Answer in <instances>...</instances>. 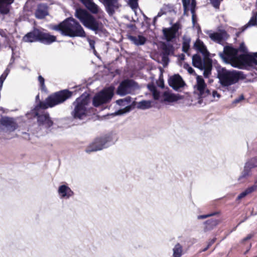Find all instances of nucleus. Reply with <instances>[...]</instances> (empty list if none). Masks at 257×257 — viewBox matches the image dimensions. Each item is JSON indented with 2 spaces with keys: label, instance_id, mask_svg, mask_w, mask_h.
Instances as JSON below:
<instances>
[{
  "label": "nucleus",
  "instance_id": "f257e3e1",
  "mask_svg": "<svg viewBox=\"0 0 257 257\" xmlns=\"http://www.w3.org/2000/svg\"><path fill=\"white\" fill-rule=\"evenodd\" d=\"M50 28L60 32L63 36L70 37H84L86 35L81 26L72 18L66 19L59 25H52Z\"/></svg>",
  "mask_w": 257,
  "mask_h": 257
},
{
  "label": "nucleus",
  "instance_id": "f03ea898",
  "mask_svg": "<svg viewBox=\"0 0 257 257\" xmlns=\"http://www.w3.org/2000/svg\"><path fill=\"white\" fill-rule=\"evenodd\" d=\"M194 92L199 96V100L204 103H209L210 102L217 101L220 97V95L217 91L213 90L211 91L205 83L203 78L201 76L197 75L196 77V84L194 86Z\"/></svg>",
  "mask_w": 257,
  "mask_h": 257
},
{
  "label": "nucleus",
  "instance_id": "7ed1b4c3",
  "mask_svg": "<svg viewBox=\"0 0 257 257\" xmlns=\"http://www.w3.org/2000/svg\"><path fill=\"white\" fill-rule=\"evenodd\" d=\"M117 139L116 136L114 133H108L96 138L88 146L85 151L87 153H90L102 150L113 144L117 141Z\"/></svg>",
  "mask_w": 257,
  "mask_h": 257
},
{
  "label": "nucleus",
  "instance_id": "20e7f679",
  "mask_svg": "<svg viewBox=\"0 0 257 257\" xmlns=\"http://www.w3.org/2000/svg\"><path fill=\"white\" fill-rule=\"evenodd\" d=\"M75 16L78 19L86 28L94 31L97 34L101 31L102 24L86 11L82 9H77Z\"/></svg>",
  "mask_w": 257,
  "mask_h": 257
},
{
  "label": "nucleus",
  "instance_id": "39448f33",
  "mask_svg": "<svg viewBox=\"0 0 257 257\" xmlns=\"http://www.w3.org/2000/svg\"><path fill=\"white\" fill-rule=\"evenodd\" d=\"M242 73L236 70H228L224 68L217 71V77L222 86H229L237 83L242 78Z\"/></svg>",
  "mask_w": 257,
  "mask_h": 257
},
{
  "label": "nucleus",
  "instance_id": "423d86ee",
  "mask_svg": "<svg viewBox=\"0 0 257 257\" xmlns=\"http://www.w3.org/2000/svg\"><path fill=\"white\" fill-rule=\"evenodd\" d=\"M72 92L64 89L54 93L48 97L45 101H41L39 106L42 109H46L48 107H52L64 102L67 99L70 98Z\"/></svg>",
  "mask_w": 257,
  "mask_h": 257
},
{
  "label": "nucleus",
  "instance_id": "0eeeda50",
  "mask_svg": "<svg viewBox=\"0 0 257 257\" xmlns=\"http://www.w3.org/2000/svg\"><path fill=\"white\" fill-rule=\"evenodd\" d=\"M88 95L83 94L73 102L74 109L71 114L74 118L83 119L86 116L87 108L89 103Z\"/></svg>",
  "mask_w": 257,
  "mask_h": 257
},
{
  "label": "nucleus",
  "instance_id": "6e6552de",
  "mask_svg": "<svg viewBox=\"0 0 257 257\" xmlns=\"http://www.w3.org/2000/svg\"><path fill=\"white\" fill-rule=\"evenodd\" d=\"M237 52L238 50L230 46H225L223 52L220 53L219 56L224 62L231 63L234 67H238L240 64L245 65L240 59L242 55H240L239 58H237Z\"/></svg>",
  "mask_w": 257,
  "mask_h": 257
},
{
  "label": "nucleus",
  "instance_id": "1a4fd4ad",
  "mask_svg": "<svg viewBox=\"0 0 257 257\" xmlns=\"http://www.w3.org/2000/svg\"><path fill=\"white\" fill-rule=\"evenodd\" d=\"M113 93L110 89H105L96 94L93 99V104L95 107L107 103L112 98Z\"/></svg>",
  "mask_w": 257,
  "mask_h": 257
},
{
  "label": "nucleus",
  "instance_id": "9d476101",
  "mask_svg": "<svg viewBox=\"0 0 257 257\" xmlns=\"http://www.w3.org/2000/svg\"><path fill=\"white\" fill-rule=\"evenodd\" d=\"M138 84L133 80L126 79L122 81L117 89V93L121 96L132 93L137 88Z\"/></svg>",
  "mask_w": 257,
  "mask_h": 257
},
{
  "label": "nucleus",
  "instance_id": "9b49d317",
  "mask_svg": "<svg viewBox=\"0 0 257 257\" xmlns=\"http://www.w3.org/2000/svg\"><path fill=\"white\" fill-rule=\"evenodd\" d=\"M206 33L208 35L211 40L215 43L223 44L229 36L225 31H221L219 32H214L212 31H207Z\"/></svg>",
  "mask_w": 257,
  "mask_h": 257
},
{
  "label": "nucleus",
  "instance_id": "f8f14e48",
  "mask_svg": "<svg viewBox=\"0 0 257 257\" xmlns=\"http://www.w3.org/2000/svg\"><path fill=\"white\" fill-rule=\"evenodd\" d=\"M38 117V122L40 126L46 128H50L53 124V122L49 116V114L45 111L41 114L36 113Z\"/></svg>",
  "mask_w": 257,
  "mask_h": 257
},
{
  "label": "nucleus",
  "instance_id": "ddd939ff",
  "mask_svg": "<svg viewBox=\"0 0 257 257\" xmlns=\"http://www.w3.org/2000/svg\"><path fill=\"white\" fill-rule=\"evenodd\" d=\"M257 167V157L253 158L247 161L244 167V169L239 176L238 180L245 178L250 174V170L252 168Z\"/></svg>",
  "mask_w": 257,
  "mask_h": 257
},
{
  "label": "nucleus",
  "instance_id": "4468645a",
  "mask_svg": "<svg viewBox=\"0 0 257 257\" xmlns=\"http://www.w3.org/2000/svg\"><path fill=\"white\" fill-rule=\"evenodd\" d=\"M132 101V98L130 96H127L124 98L117 100L116 103L121 106H125L123 109H120L116 111L115 115H121L125 112H129L131 109V106L130 105Z\"/></svg>",
  "mask_w": 257,
  "mask_h": 257
},
{
  "label": "nucleus",
  "instance_id": "2eb2a0df",
  "mask_svg": "<svg viewBox=\"0 0 257 257\" xmlns=\"http://www.w3.org/2000/svg\"><path fill=\"white\" fill-rule=\"evenodd\" d=\"M169 85L175 90H178L185 85V82L179 74H175L168 79Z\"/></svg>",
  "mask_w": 257,
  "mask_h": 257
},
{
  "label": "nucleus",
  "instance_id": "dca6fc26",
  "mask_svg": "<svg viewBox=\"0 0 257 257\" xmlns=\"http://www.w3.org/2000/svg\"><path fill=\"white\" fill-rule=\"evenodd\" d=\"M91 13L101 15L103 13L101 9L95 4L93 0H79Z\"/></svg>",
  "mask_w": 257,
  "mask_h": 257
},
{
  "label": "nucleus",
  "instance_id": "f3484780",
  "mask_svg": "<svg viewBox=\"0 0 257 257\" xmlns=\"http://www.w3.org/2000/svg\"><path fill=\"white\" fill-rule=\"evenodd\" d=\"M1 123L10 132H14L18 128V124L13 118L7 116L2 117Z\"/></svg>",
  "mask_w": 257,
  "mask_h": 257
},
{
  "label": "nucleus",
  "instance_id": "a211bd4d",
  "mask_svg": "<svg viewBox=\"0 0 257 257\" xmlns=\"http://www.w3.org/2000/svg\"><path fill=\"white\" fill-rule=\"evenodd\" d=\"M106 11L110 16H112L118 7L117 0H102Z\"/></svg>",
  "mask_w": 257,
  "mask_h": 257
},
{
  "label": "nucleus",
  "instance_id": "6ab92c4d",
  "mask_svg": "<svg viewBox=\"0 0 257 257\" xmlns=\"http://www.w3.org/2000/svg\"><path fill=\"white\" fill-rule=\"evenodd\" d=\"M209 57H206L202 59L201 57L199 55L195 54L192 57V64L195 67L202 69L204 68V65H206L207 60H211Z\"/></svg>",
  "mask_w": 257,
  "mask_h": 257
},
{
  "label": "nucleus",
  "instance_id": "aec40b11",
  "mask_svg": "<svg viewBox=\"0 0 257 257\" xmlns=\"http://www.w3.org/2000/svg\"><path fill=\"white\" fill-rule=\"evenodd\" d=\"M58 193L61 199H69L74 194L72 190L66 185L60 186L58 188Z\"/></svg>",
  "mask_w": 257,
  "mask_h": 257
},
{
  "label": "nucleus",
  "instance_id": "412c9836",
  "mask_svg": "<svg viewBox=\"0 0 257 257\" xmlns=\"http://www.w3.org/2000/svg\"><path fill=\"white\" fill-rule=\"evenodd\" d=\"M240 59L246 65H250L254 67L257 70V53L253 55H244Z\"/></svg>",
  "mask_w": 257,
  "mask_h": 257
},
{
  "label": "nucleus",
  "instance_id": "4be33fe9",
  "mask_svg": "<svg viewBox=\"0 0 257 257\" xmlns=\"http://www.w3.org/2000/svg\"><path fill=\"white\" fill-rule=\"evenodd\" d=\"M48 15V8L47 5L41 4L38 6L35 12V15L36 18L42 19Z\"/></svg>",
  "mask_w": 257,
  "mask_h": 257
},
{
  "label": "nucleus",
  "instance_id": "5701e85b",
  "mask_svg": "<svg viewBox=\"0 0 257 257\" xmlns=\"http://www.w3.org/2000/svg\"><path fill=\"white\" fill-rule=\"evenodd\" d=\"M40 30L35 29L33 31L27 33L23 38L25 42H34L39 41Z\"/></svg>",
  "mask_w": 257,
  "mask_h": 257
},
{
  "label": "nucleus",
  "instance_id": "b1692460",
  "mask_svg": "<svg viewBox=\"0 0 257 257\" xmlns=\"http://www.w3.org/2000/svg\"><path fill=\"white\" fill-rule=\"evenodd\" d=\"M56 41V37L49 33H44L40 31L39 42L47 45H49Z\"/></svg>",
  "mask_w": 257,
  "mask_h": 257
},
{
  "label": "nucleus",
  "instance_id": "393cba45",
  "mask_svg": "<svg viewBox=\"0 0 257 257\" xmlns=\"http://www.w3.org/2000/svg\"><path fill=\"white\" fill-rule=\"evenodd\" d=\"M184 14L190 10L191 13H194L196 7L195 0H182Z\"/></svg>",
  "mask_w": 257,
  "mask_h": 257
},
{
  "label": "nucleus",
  "instance_id": "a878e982",
  "mask_svg": "<svg viewBox=\"0 0 257 257\" xmlns=\"http://www.w3.org/2000/svg\"><path fill=\"white\" fill-rule=\"evenodd\" d=\"M195 48L202 54L204 58L208 57L209 52L203 42L199 39H197L194 43Z\"/></svg>",
  "mask_w": 257,
  "mask_h": 257
},
{
  "label": "nucleus",
  "instance_id": "bb28decb",
  "mask_svg": "<svg viewBox=\"0 0 257 257\" xmlns=\"http://www.w3.org/2000/svg\"><path fill=\"white\" fill-rule=\"evenodd\" d=\"M14 0H0V13L7 14L10 11V5Z\"/></svg>",
  "mask_w": 257,
  "mask_h": 257
},
{
  "label": "nucleus",
  "instance_id": "cd10ccee",
  "mask_svg": "<svg viewBox=\"0 0 257 257\" xmlns=\"http://www.w3.org/2000/svg\"><path fill=\"white\" fill-rule=\"evenodd\" d=\"M163 99L165 101L173 102L181 99V97L178 94L165 92L163 94Z\"/></svg>",
  "mask_w": 257,
  "mask_h": 257
},
{
  "label": "nucleus",
  "instance_id": "c85d7f7f",
  "mask_svg": "<svg viewBox=\"0 0 257 257\" xmlns=\"http://www.w3.org/2000/svg\"><path fill=\"white\" fill-rule=\"evenodd\" d=\"M128 38L137 46L143 45L146 41V39L144 36L140 35L138 36H129Z\"/></svg>",
  "mask_w": 257,
  "mask_h": 257
},
{
  "label": "nucleus",
  "instance_id": "c756f323",
  "mask_svg": "<svg viewBox=\"0 0 257 257\" xmlns=\"http://www.w3.org/2000/svg\"><path fill=\"white\" fill-rule=\"evenodd\" d=\"M163 32L167 41H170L175 37L176 33L170 28H164L163 30Z\"/></svg>",
  "mask_w": 257,
  "mask_h": 257
},
{
  "label": "nucleus",
  "instance_id": "7c9ffc66",
  "mask_svg": "<svg viewBox=\"0 0 257 257\" xmlns=\"http://www.w3.org/2000/svg\"><path fill=\"white\" fill-rule=\"evenodd\" d=\"M212 68V60H207L206 65H204V68L201 69L204 70L203 75L204 77L208 78L211 74V71Z\"/></svg>",
  "mask_w": 257,
  "mask_h": 257
},
{
  "label": "nucleus",
  "instance_id": "2f4dec72",
  "mask_svg": "<svg viewBox=\"0 0 257 257\" xmlns=\"http://www.w3.org/2000/svg\"><path fill=\"white\" fill-rule=\"evenodd\" d=\"M218 223V221L216 219H210L205 222V226L204 227V231L206 232L212 229Z\"/></svg>",
  "mask_w": 257,
  "mask_h": 257
},
{
  "label": "nucleus",
  "instance_id": "473e14b6",
  "mask_svg": "<svg viewBox=\"0 0 257 257\" xmlns=\"http://www.w3.org/2000/svg\"><path fill=\"white\" fill-rule=\"evenodd\" d=\"M162 54L170 55L173 54L174 49L171 44H164L162 47Z\"/></svg>",
  "mask_w": 257,
  "mask_h": 257
},
{
  "label": "nucleus",
  "instance_id": "72a5a7b5",
  "mask_svg": "<svg viewBox=\"0 0 257 257\" xmlns=\"http://www.w3.org/2000/svg\"><path fill=\"white\" fill-rule=\"evenodd\" d=\"M256 188V186H252L247 188L245 191L241 193L237 197L236 200H239L245 197L247 195L253 192Z\"/></svg>",
  "mask_w": 257,
  "mask_h": 257
},
{
  "label": "nucleus",
  "instance_id": "f704fd0d",
  "mask_svg": "<svg viewBox=\"0 0 257 257\" xmlns=\"http://www.w3.org/2000/svg\"><path fill=\"white\" fill-rule=\"evenodd\" d=\"M173 256L172 257H181L182 255L183 248L182 245L179 244H176L173 249Z\"/></svg>",
  "mask_w": 257,
  "mask_h": 257
},
{
  "label": "nucleus",
  "instance_id": "c9c22d12",
  "mask_svg": "<svg viewBox=\"0 0 257 257\" xmlns=\"http://www.w3.org/2000/svg\"><path fill=\"white\" fill-rule=\"evenodd\" d=\"M257 24V13H253L249 22L244 27L243 31L247 28L256 25Z\"/></svg>",
  "mask_w": 257,
  "mask_h": 257
},
{
  "label": "nucleus",
  "instance_id": "e433bc0d",
  "mask_svg": "<svg viewBox=\"0 0 257 257\" xmlns=\"http://www.w3.org/2000/svg\"><path fill=\"white\" fill-rule=\"evenodd\" d=\"M151 107L150 101L143 100L140 101L138 105V107L142 109H146Z\"/></svg>",
  "mask_w": 257,
  "mask_h": 257
},
{
  "label": "nucleus",
  "instance_id": "4c0bfd02",
  "mask_svg": "<svg viewBox=\"0 0 257 257\" xmlns=\"http://www.w3.org/2000/svg\"><path fill=\"white\" fill-rule=\"evenodd\" d=\"M190 39H184L183 46H182V51L185 53H187L189 48H190Z\"/></svg>",
  "mask_w": 257,
  "mask_h": 257
},
{
  "label": "nucleus",
  "instance_id": "58836bf2",
  "mask_svg": "<svg viewBox=\"0 0 257 257\" xmlns=\"http://www.w3.org/2000/svg\"><path fill=\"white\" fill-rule=\"evenodd\" d=\"M38 81L40 83L42 90H45L46 87H45V85L44 78L41 75H39L38 76Z\"/></svg>",
  "mask_w": 257,
  "mask_h": 257
},
{
  "label": "nucleus",
  "instance_id": "ea45409f",
  "mask_svg": "<svg viewBox=\"0 0 257 257\" xmlns=\"http://www.w3.org/2000/svg\"><path fill=\"white\" fill-rule=\"evenodd\" d=\"M87 41L89 43V46H90V48L92 50H93L94 54H95L96 53V51L95 49V41L93 40H91L89 38H87Z\"/></svg>",
  "mask_w": 257,
  "mask_h": 257
},
{
  "label": "nucleus",
  "instance_id": "a19ab883",
  "mask_svg": "<svg viewBox=\"0 0 257 257\" xmlns=\"http://www.w3.org/2000/svg\"><path fill=\"white\" fill-rule=\"evenodd\" d=\"M211 4L215 8H219L220 4L223 0H210Z\"/></svg>",
  "mask_w": 257,
  "mask_h": 257
},
{
  "label": "nucleus",
  "instance_id": "79ce46f5",
  "mask_svg": "<svg viewBox=\"0 0 257 257\" xmlns=\"http://www.w3.org/2000/svg\"><path fill=\"white\" fill-rule=\"evenodd\" d=\"M129 4L133 9H135L138 7V0H129Z\"/></svg>",
  "mask_w": 257,
  "mask_h": 257
},
{
  "label": "nucleus",
  "instance_id": "37998d69",
  "mask_svg": "<svg viewBox=\"0 0 257 257\" xmlns=\"http://www.w3.org/2000/svg\"><path fill=\"white\" fill-rule=\"evenodd\" d=\"M169 55L162 54V60L163 62L164 66L167 65L169 61Z\"/></svg>",
  "mask_w": 257,
  "mask_h": 257
},
{
  "label": "nucleus",
  "instance_id": "c03bdc74",
  "mask_svg": "<svg viewBox=\"0 0 257 257\" xmlns=\"http://www.w3.org/2000/svg\"><path fill=\"white\" fill-rule=\"evenodd\" d=\"M215 240H216V238H214L211 239L208 243L207 246L205 248H204V249H203L202 250V251H206L210 247V246H211L215 242Z\"/></svg>",
  "mask_w": 257,
  "mask_h": 257
},
{
  "label": "nucleus",
  "instance_id": "a18cd8bd",
  "mask_svg": "<svg viewBox=\"0 0 257 257\" xmlns=\"http://www.w3.org/2000/svg\"><path fill=\"white\" fill-rule=\"evenodd\" d=\"M9 48H10L11 49V51H12V57L11 58V60H10V62L9 63V66H10L11 65H12L14 62V61H15V58H14V48L13 47L11 46H9Z\"/></svg>",
  "mask_w": 257,
  "mask_h": 257
},
{
  "label": "nucleus",
  "instance_id": "49530a36",
  "mask_svg": "<svg viewBox=\"0 0 257 257\" xmlns=\"http://www.w3.org/2000/svg\"><path fill=\"white\" fill-rule=\"evenodd\" d=\"M216 214H217V212H214L213 213L208 214L206 215H199V216H198L197 218L198 219H205L208 217L213 216Z\"/></svg>",
  "mask_w": 257,
  "mask_h": 257
},
{
  "label": "nucleus",
  "instance_id": "de8ad7c7",
  "mask_svg": "<svg viewBox=\"0 0 257 257\" xmlns=\"http://www.w3.org/2000/svg\"><path fill=\"white\" fill-rule=\"evenodd\" d=\"M153 97L154 99L157 100L160 97V92L156 89L152 92Z\"/></svg>",
  "mask_w": 257,
  "mask_h": 257
},
{
  "label": "nucleus",
  "instance_id": "09e8293b",
  "mask_svg": "<svg viewBox=\"0 0 257 257\" xmlns=\"http://www.w3.org/2000/svg\"><path fill=\"white\" fill-rule=\"evenodd\" d=\"M0 35L2 37L7 38V32L6 30L0 29Z\"/></svg>",
  "mask_w": 257,
  "mask_h": 257
},
{
  "label": "nucleus",
  "instance_id": "8fccbe9b",
  "mask_svg": "<svg viewBox=\"0 0 257 257\" xmlns=\"http://www.w3.org/2000/svg\"><path fill=\"white\" fill-rule=\"evenodd\" d=\"M170 28L175 33H177L179 29L178 25L177 24H175Z\"/></svg>",
  "mask_w": 257,
  "mask_h": 257
},
{
  "label": "nucleus",
  "instance_id": "3c124183",
  "mask_svg": "<svg viewBox=\"0 0 257 257\" xmlns=\"http://www.w3.org/2000/svg\"><path fill=\"white\" fill-rule=\"evenodd\" d=\"M239 50L240 51H242L243 52H245L246 51V48L244 43H241L240 45V46H239Z\"/></svg>",
  "mask_w": 257,
  "mask_h": 257
},
{
  "label": "nucleus",
  "instance_id": "603ef678",
  "mask_svg": "<svg viewBox=\"0 0 257 257\" xmlns=\"http://www.w3.org/2000/svg\"><path fill=\"white\" fill-rule=\"evenodd\" d=\"M157 85L159 87L163 88L164 87V83L163 80L160 79L159 81L157 82Z\"/></svg>",
  "mask_w": 257,
  "mask_h": 257
},
{
  "label": "nucleus",
  "instance_id": "864d4df0",
  "mask_svg": "<svg viewBox=\"0 0 257 257\" xmlns=\"http://www.w3.org/2000/svg\"><path fill=\"white\" fill-rule=\"evenodd\" d=\"M149 89L152 92V93L157 89L156 87L154 85L149 84L148 85Z\"/></svg>",
  "mask_w": 257,
  "mask_h": 257
},
{
  "label": "nucleus",
  "instance_id": "5fc2aeb1",
  "mask_svg": "<svg viewBox=\"0 0 257 257\" xmlns=\"http://www.w3.org/2000/svg\"><path fill=\"white\" fill-rule=\"evenodd\" d=\"M243 99H244L243 96V95H241L240 96H239V97H238L237 99H235L233 101V103H238L240 100H243Z\"/></svg>",
  "mask_w": 257,
  "mask_h": 257
},
{
  "label": "nucleus",
  "instance_id": "6e6d98bb",
  "mask_svg": "<svg viewBox=\"0 0 257 257\" xmlns=\"http://www.w3.org/2000/svg\"><path fill=\"white\" fill-rule=\"evenodd\" d=\"M23 134L24 135L23 138L25 140H30V135L26 132L23 133Z\"/></svg>",
  "mask_w": 257,
  "mask_h": 257
},
{
  "label": "nucleus",
  "instance_id": "4d7b16f0",
  "mask_svg": "<svg viewBox=\"0 0 257 257\" xmlns=\"http://www.w3.org/2000/svg\"><path fill=\"white\" fill-rule=\"evenodd\" d=\"M187 71L189 74H194L195 75H196L195 73L194 69L191 66L188 67Z\"/></svg>",
  "mask_w": 257,
  "mask_h": 257
},
{
  "label": "nucleus",
  "instance_id": "13d9d810",
  "mask_svg": "<svg viewBox=\"0 0 257 257\" xmlns=\"http://www.w3.org/2000/svg\"><path fill=\"white\" fill-rule=\"evenodd\" d=\"M163 15V13L161 12L158 13V15L156 17H155L154 19V21L155 22L157 19L160 17H161Z\"/></svg>",
  "mask_w": 257,
  "mask_h": 257
},
{
  "label": "nucleus",
  "instance_id": "bf43d9fd",
  "mask_svg": "<svg viewBox=\"0 0 257 257\" xmlns=\"http://www.w3.org/2000/svg\"><path fill=\"white\" fill-rule=\"evenodd\" d=\"M251 237H252V235L250 234H248V235H247V236L246 237L243 238V241H245L246 240H247L250 239Z\"/></svg>",
  "mask_w": 257,
  "mask_h": 257
},
{
  "label": "nucleus",
  "instance_id": "052dcab7",
  "mask_svg": "<svg viewBox=\"0 0 257 257\" xmlns=\"http://www.w3.org/2000/svg\"><path fill=\"white\" fill-rule=\"evenodd\" d=\"M192 14V22L193 23L195 22V12L194 13H191Z\"/></svg>",
  "mask_w": 257,
  "mask_h": 257
},
{
  "label": "nucleus",
  "instance_id": "680f3d73",
  "mask_svg": "<svg viewBox=\"0 0 257 257\" xmlns=\"http://www.w3.org/2000/svg\"><path fill=\"white\" fill-rule=\"evenodd\" d=\"M190 67V65L186 63V64H184V68L187 70L188 69V67Z\"/></svg>",
  "mask_w": 257,
  "mask_h": 257
},
{
  "label": "nucleus",
  "instance_id": "e2e57ef3",
  "mask_svg": "<svg viewBox=\"0 0 257 257\" xmlns=\"http://www.w3.org/2000/svg\"><path fill=\"white\" fill-rule=\"evenodd\" d=\"M247 217H246L243 220L241 221V222H244V221L246 219H247Z\"/></svg>",
  "mask_w": 257,
  "mask_h": 257
},
{
  "label": "nucleus",
  "instance_id": "0e129e2a",
  "mask_svg": "<svg viewBox=\"0 0 257 257\" xmlns=\"http://www.w3.org/2000/svg\"><path fill=\"white\" fill-rule=\"evenodd\" d=\"M38 97H39V95H37V98H38Z\"/></svg>",
  "mask_w": 257,
  "mask_h": 257
},
{
  "label": "nucleus",
  "instance_id": "69168bd1",
  "mask_svg": "<svg viewBox=\"0 0 257 257\" xmlns=\"http://www.w3.org/2000/svg\"><path fill=\"white\" fill-rule=\"evenodd\" d=\"M255 257H257V256H255Z\"/></svg>",
  "mask_w": 257,
  "mask_h": 257
}]
</instances>
